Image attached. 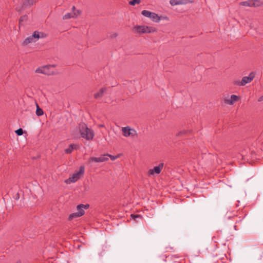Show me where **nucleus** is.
Listing matches in <instances>:
<instances>
[{
    "label": "nucleus",
    "mask_w": 263,
    "mask_h": 263,
    "mask_svg": "<svg viewBox=\"0 0 263 263\" xmlns=\"http://www.w3.org/2000/svg\"><path fill=\"white\" fill-rule=\"evenodd\" d=\"M79 130L81 137L87 140L93 139L95 133L92 129L87 127L84 123H80L79 126Z\"/></svg>",
    "instance_id": "f257e3e1"
},
{
    "label": "nucleus",
    "mask_w": 263,
    "mask_h": 263,
    "mask_svg": "<svg viewBox=\"0 0 263 263\" xmlns=\"http://www.w3.org/2000/svg\"><path fill=\"white\" fill-rule=\"evenodd\" d=\"M46 36V34L43 32L35 31L32 35L27 37L23 41L24 45H27L28 44L36 42L39 39L44 38Z\"/></svg>",
    "instance_id": "f03ea898"
},
{
    "label": "nucleus",
    "mask_w": 263,
    "mask_h": 263,
    "mask_svg": "<svg viewBox=\"0 0 263 263\" xmlns=\"http://www.w3.org/2000/svg\"><path fill=\"white\" fill-rule=\"evenodd\" d=\"M255 73L253 72H251L248 76L243 77L241 81L235 80L233 83L234 85L239 86H245L246 84L251 82L255 78Z\"/></svg>",
    "instance_id": "7ed1b4c3"
},
{
    "label": "nucleus",
    "mask_w": 263,
    "mask_h": 263,
    "mask_svg": "<svg viewBox=\"0 0 263 263\" xmlns=\"http://www.w3.org/2000/svg\"><path fill=\"white\" fill-rule=\"evenodd\" d=\"M88 204L84 205L83 204H80L78 205L77 206V212L71 214L69 216V219H72L73 218L79 217L82 216L84 214V209H87V208H88Z\"/></svg>",
    "instance_id": "20e7f679"
},
{
    "label": "nucleus",
    "mask_w": 263,
    "mask_h": 263,
    "mask_svg": "<svg viewBox=\"0 0 263 263\" xmlns=\"http://www.w3.org/2000/svg\"><path fill=\"white\" fill-rule=\"evenodd\" d=\"M122 132L123 136L125 137H131L135 138L138 136L137 131L130 126H127L122 128Z\"/></svg>",
    "instance_id": "39448f33"
},
{
    "label": "nucleus",
    "mask_w": 263,
    "mask_h": 263,
    "mask_svg": "<svg viewBox=\"0 0 263 263\" xmlns=\"http://www.w3.org/2000/svg\"><path fill=\"white\" fill-rule=\"evenodd\" d=\"M133 30L139 33H149L156 31L155 29L146 26H136L134 27Z\"/></svg>",
    "instance_id": "423d86ee"
},
{
    "label": "nucleus",
    "mask_w": 263,
    "mask_h": 263,
    "mask_svg": "<svg viewBox=\"0 0 263 263\" xmlns=\"http://www.w3.org/2000/svg\"><path fill=\"white\" fill-rule=\"evenodd\" d=\"M84 173V167L83 166H80L79 170L72 174V175L69 178V180L71 182H75L79 180L81 176L83 175Z\"/></svg>",
    "instance_id": "0eeeda50"
},
{
    "label": "nucleus",
    "mask_w": 263,
    "mask_h": 263,
    "mask_svg": "<svg viewBox=\"0 0 263 263\" xmlns=\"http://www.w3.org/2000/svg\"><path fill=\"white\" fill-rule=\"evenodd\" d=\"M73 12L72 13H67L63 16V19L66 20L71 17L74 18L77 17L80 13L79 10H77V12L74 11L75 7L73 6L72 8Z\"/></svg>",
    "instance_id": "6e6552de"
},
{
    "label": "nucleus",
    "mask_w": 263,
    "mask_h": 263,
    "mask_svg": "<svg viewBox=\"0 0 263 263\" xmlns=\"http://www.w3.org/2000/svg\"><path fill=\"white\" fill-rule=\"evenodd\" d=\"M108 160V154L103 155L99 157H92L90 158V161L94 162H102Z\"/></svg>",
    "instance_id": "1a4fd4ad"
},
{
    "label": "nucleus",
    "mask_w": 263,
    "mask_h": 263,
    "mask_svg": "<svg viewBox=\"0 0 263 263\" xmlns=\"http://www.w3.org/2000/svg\"><path fill=\"white\" fill-rule=\"evenodd\" d=\"M163 163H160L158 166H155L153 169H151L148 172V174L152 175H154V173L159 174L163 168Z\"/></svg>",
    "instance_id": "9d476101"
},
{
    "label": "nucleus",
    "mask_w": 263,
    "mask_h": 263,
    "mask_svg": "<svg viewBox=\"0 0 263 263\" xmlns=\"http://www.w3.org/2000/svg\"><path fill=\"white\" fill-rule=\"evenodd\" d=\"M252 7H259L262 4L261 0H250Z\"/></svg>",
    "instance_id": "9b49d317"
},
{
    "label": "nucleus",
    "mask_w": 263,
    "mask_h": 263,
    "mask_svg": "<svg viewBox=\"0 0 263 263\" xmlns=\"http://www.w3.org/2000/svg\"><path fill=\"white\" fill-rule=\"evenodd\" d=\"M149 18H151L153 21L156 23L159 22L161 20L160 16L154 12H152L151 16Z\"/></svg>",
    "instance_id": "f8f14e48"
},
{
    "label": "nucleus",
    "mask_w": 263,
    "mask_h": 263,
    "mask_svg": "<svg viewBox=\"0 0 263 263\" xmlns=\"http://www.w3.org/2000/svg\"><path fill=\"white\" fill-rule=\"evenodd\" d=\"M106 88H102L99 91H98V92L96 93L94 95L95 96V98L96 99H98V98H101L103 95L104 94V93L106 91Z\"/></svg>",
    "instance_id": "ddd939ff"
},
{
    "label": "nucleus",
    "mask_w": 263,
    "mask_h": 263,
    "mask_svg": "<svg viewBox=\"0 0 263 263\" xmlns=\"http://www.w3.org/2000/svg\"><path fill=\"white\" fill-rule=\"evenodd\" d=\"M76 145L73 144H70L69 147L65 149V152L67 154H70L72 152L74 148H76Z\"/></svg>",
    "instance_id": "4468645a"
},
{
    "label": "nucleus",
    "mask_w": 263,
    "mask_h": 263,
    "mask_svg": "<svg viewBox=\"0 0 263 263\" xmlns=\"http://www.w3.org/2000/svg\"><path fill=\"white\" fill-rule=\"evenodd\" d=\"M34 3V0H25L24 2L23 7H27L33 5Z\"/></svg>",
    "instance_id": "2eb2a0df"
},
{
    "label": "nucleus",
    "mask_w": 263,
    "mask_h": 263,
    "mask_svg": "<svg viewBox=\"0 0 263 263\" xmlns=\"http://www.w3.org/2000/svg\"><path fill=\"white\" fill-rule=\"evenodd\" d=\"M46 69H47L46 67H43L42 68H39L35 70V72L37 73H40L47 74V72L46 71Z\"/></svg>",
    "instance_id": "dca6fc26"
},
{
    "label": "nucleus",
    "mask_w": 263,
    "mask_h": 263,
    "mask_svg": "<svg viewBox=\"0 0 263 263\" xmlns=\"http://www.w3.org/2000/svg\"><path fill=\"white\" fill-rule=\"evenodd\" d=\"M239 5L245 6V7H252V6L251 4V2L250 0H247V1L240 2L239 3Z\"/></svg>",
    "instance_id": "f3484780"
},
{
    "label": "nucleus",
    "mask_w": 263,
    "mask_h": 263,
    "mask_svg": "<svg viewBox=\"0 0 263 263\" xmlns=\"http://www.w3.org/2000/svg\"><path fill=\"white\" fill-rule=\"evenodd\" d=\"M152 13V12H150L149 11H148V10H143L141 12V14L146 17H148L149 18L150 16H151V14Z\"/></svg>",
    "instance_id": "a211bd4d"
},
{
    "label": "nucleus",
    "mask_w": 263,
    "mask_h": 263,
    "mask_svg": "<svg viewBox=\"0 0 263 263\" xmlns=\"http://www.w3.org/2000/svg\"><path fill=\"white\" fill-rule=\"evenodd\" d=\"M36 114L37 116H41L43 115V110L39 107L38 105H36Z\"/></svg>",
    "instance_id": "6ab92c4d"
},
{
    "label": "nucleus",
    "mask_w": 263,
    "mask_h": 263,
    "mask_svg": "<svg viewBox=\"0 0 263 263\" xmlns=\"http://www.w3.org/2000/svg\"><path fill=\"white\" fill-rule=\"evenodd\" d=\"M230 99H231L233 102H235L238 100L239 98L237 96L235 95H232L231 96Z\"/></svg>",
    "instance_id": "aec40b11"
},
{
    "label": "nucleus",
    "mask_w": 263,
    "mask_h": 263,
    "mask_svg": "<svg viewBox=\"0 0 263 263\" xmlns=\"http://www.w3.org/2000/svg\"><path fill=\"white\" fill-rule=\"evenodd\" d=\"M140 0H132L129 2V4L131 5H135L136 4H139L140 3Z\"/></svg>",
    "instance_id": "412c9836"
},
{
    "label": "nucleus",
    "mask_w": 263,
    "mask_h": 263,
    "mask_svg": "<svg viewBox=\"0 0 263 263\" xmlns=\"http://www.w3.org/2000/svg\"><path fill=\"white\" fill-rule=\"evenodd\" d=\"M15 133L18 136H21L23 135V131L22 128H19L15 131Z\"/></svg>",
    "instance_id": "4be33fe9"
},
{
    "label": "nucleus",
    "mask_w": 263,
    "mask_h": 263,
    "mask_svg": "<svg viewBox=\"0 0 263 263\" xmlns=\"http://www.w3.org/2000/svg\"><path fill=\"white\" fill-rule=\"evenodd\" d=\"M170 3L172 6L177 5L178 4V0H171Z\"/></svg>",
    "instance_id": "5701e85b"
},
{
    "label": "nucleus",
    "mask_w": 263,
    "mask_h": 263,
    "mask_svg": "<svg viewBox=\"0 0 263 263\" xmlns=\"http://www.w3.org/2000/svg\"><path fill=\"white\" fill-rule=\"evenodd\" d=\"M131 217L135 220H136V218H142V216L140 215H131Z\"/></svg>",
    "instance_id": "b1692460"
},
{
    "label": "nucleus",
    "mask_w": 263,
    "mask_h": 263,
    "mask_svg": "<svg viewBox=\"0 0 263 263\" xmlns=\"http://www.w3.org/2000/svg\"><path fill=\"white\" fill-rule=\"evenodd\" d=\"M178 5H184L187 3L186 0H178Z\"/></svg>",
    "instance_id": "393cba45"
},
{
    "label": "nucleus",
    "mask_w": 263,
    "mask_h": 263,
    "mask_svg": "<svg viewBox=\"0 0 263 263\" xmlns=\"http://www.w3.org/2000/svg\"><path fill=\"white\" fill-rule=\"evenodd\" d=\"M226 103H227L229 105H233L234 102H233V101L231 100V99H227L226 101Z\"/></svg>",
    "instance_id": "a878e982"
},
{
    "label": "nucleus",
    "mask_w": 263,
    "mask_h": 263,
    "mask_svg": "<svg viewBox=\"0 0 263 263\" xmlns=\"http://www.w3.org/2000/svg\"><path fill=\"white\" fill-rule=\"evenodd\" d=\"M110 157L111 160H116L118 157L117 156H112V155H109L108 154V158Z\"/></svg>",
    "instance_id": "bb28decb"
},
{
    "label": "nucleus",
    "mask_w": 263,
    "mask_h": 263,
    "mask_svg": "<svg viewBox=\"0 0 263 263\" xmlns=\"http://www.w3.org/2000/svg\"><path fill=\"white\" fill-rule=\"evenodd\" d=\"M27 19V16L24 15V16H23L22 17H21L20 18V21H25Z\"/></svg>",
    "instance_id": "cd10ccee"
},
{
    "label": "nucleus",
    "mask_w": 263,
    "mask_h": 263,
    "mask_svg": "<svg viewBox=\"0 0 263 263\" xmlns=\"http://www.w3.org/2000/svg\"><path fill=\"white\" fill-rule=\"evenodd\" d=\"M185 133V131H184V130H183V131H181V132H180L178 133V136H182V135L183 134H184Z\"/></svg>",
    "instance_id": "c85d7f7f"
},
{
    "label": "nucleus",
    "mask_w": 263,
    "mask_h": 263,
    "mask_svg": "<svg viewBox=\"0 0 263 263\" xmlns=\"http://www.w3.org/2000/svg\"><path fill=\"white\" fill-rule=\"evenodd\" d=\"M263 101V95L261 97H260L258 99V101L261 102Z\"/></svg>",
    "instance_id": "c756f323"
}]
</instances>
